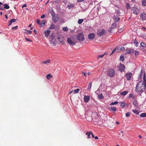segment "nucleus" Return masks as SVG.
I'll return each mask as SVG.
<instances>
[{
    "label": "nucleus",
    "instance_id": "nucleus-54",
    "mask_svg": "<svg viewBox=\"0 0 146 146\" xmlns=\"http://www.w3.org/2000/svg\"><path fill=\"white\" fill-rule=\"evenodd\" d=\"M121 51V49H120V47L118 48L117 50V52H120Z\"/></svg>",
    "mask_w": 146,
    "mask_h": 146
},
{
    "label": "nucleus",
    "instance_id": "nucleus-40",
    "mask_svg": "<svg viewBox=\"0 0 146 146\" xmlns=\"http://www.w3.org/2000/svg\"><path fill=\"white\" fill-rule=\"evenodd\" d=\"M126 8L128 9L130 8V6L129 4V3H127L126 5Z\"/></svg>",
    "mask_w": 146,
    "mask_h": 146
},
{
    "label": "nucleus",
    "instance_id": "nucleus-17",
    "mask_svg": "<svg viewBox=\"0 0 146 146\" xmlns=\"http://www.w3.org/2000/svg\"><path fill=\"white\" fill-rule=\"evenodd\" d=\"M126 51L127 52V54H128L133 53L134 52V51L132 49H127Z\"/></svg>",
    "mask_w": 146,
    "mask_h": 146
},
{
    "label": "nucleus",
    "instance_id": "nucleus-37",
    "mask_svg": "<svg viewBox=\"0 0 146 146\" xmlns=\"http://www.w3.org/2000/svg\"><path fill=\"white\" fill-rule=\"evenodd\" d=\"M83 21V20L82 19H79L78 21V23L79 24H81Z\"/></svg>",
    "mask_w": 146,
    "mask_h": 146
},
{
    "label": "nucleus",
    "instance_id": "nucleus-12",
    "mask_svg": "<svg viewBox=\"0 0 146 146\" xmlns=\"http://www.w3.org/2000/svg\"><path fill=\"white\" fill-rule=\"evenodd\" d=\"M90 99V96H85L84 97V101L85 102H88Z\"/></svg>",
    "mask_w": 146,
    "mask_h": 146
},
{
    "label": "nucleus",
    "instance_id": "nucleus-39",
    "mask_svg": "<svg viewBox=\"0 0 146 146\" xmlns=\"http://www.w3.org/2000/svg\"><path fill=\"white\" fill-rule=\"evenodd\" d=\"M120 60L121 61L123 62L124 60V56L121 55L120 57Z\"/></svg>",
    "mask_w": 146,
    "mask_h": 146
},
{
    "label": "nucleus",
    "instance_id": "nucleus-63",
    "mask_svg": "<svg viewBox=\"0 0 146 146\" xmlns=\"http://www.w3.org/2000/svg\"><path fill=\"white\" fill-rule=\"evenodd\" d=\"M5 17L6 18V19H8V17L7 15H5Z\"/></svg>",
    "mask_w": 146,
    "mask_h": 146
},
{
    "label": "nucleus",
    "instance_id": "nucleus-46",
    "mask_svg": "<svg viewBox=\"0 0 146 146\" xmlns=\"http://www.w3.org/2000/svg\"><path fill=\"white\" fill-rule=\"evenodd\" d=\"M118 102L117 101H115L114 102H112L110 104L111 105H114L117 104L118 103Z\"/></svg>",
    "mask_w": 146,
    "mask_h": 146
},
{
    "label": "nucleus",
    "instance_id": "nucleus-42",
    "mask_svg": "<svg viewBox=\"0 0 146 146\" xmlns=\"http://www.w3.org/2000/svg\"><path fill=\"white\" fill-rule=\"evenodd\" d=\"M139 54V52L138 51H135V56L136 57Z\"/></svg>",
    "mask_w": 146,
    "mask_h": 146
},
{
    "label": "nucleus",
    "instance_id": "nucleus-33",
    "mask_svg": "<svg viewBox=\"0 0 146 146\" xmlns=\"http://www.w3.org/2000/svg\"><path fill=\"white\" fill-rule=\"evenodd\" d=\"M132 111L136 115H138L139 114V112L138 111L136 110H132Z\"/></svg>",
    "mask_w": 146,
    "mask_h": 146
},
{
    "label": "nucleus",
    "instance_id": "nucleus-34",
    "mask_svg": "<svg viewBox=\"0 0 146 146\" xmlns=\"http://www.w3.org/2000/svg\"><path fill=\"white\" fill-rule=\"evenodd\" d=\"M111 109L113 111H116L117 110V108L114 107H111Z\"/></svg>",
    "mask_w": 146,
    "mask_h": 146
},
{
    "label": "nucleus",
    "instance_id": "nucleus-30",
    "mask_svg": "<svg viewBox=\"0 0 146 146\" xmlns=\"http://www.w3.org/2000/svg\"><path fill=\"white\" fill-rule=\"evenodd\" d=\"M50 62V60H48L46 61H44L43 62H41V63L42 64H46L47 63H49Z\"/></svg>",
    "mask_w": 146,
    "mask_h": 146
},
{
    "label": "nucleus",
    "instance_id": "nucleus-26",
    "mask_svg": "<svg viewBox=\"0 0 146 146\" xmlns=\"http://www.w3.org/2000/svg\"><path fill=\"white\" fill-rule=\"evenodd\" d=\"M52 76L50 74H48L46 76L48 80L50 79V78H52Z\"/></svg>",
    "mask_w": 146,
    "mask_h": 146
},
{
    "label": "nucleus",
    "instance_id": "nucleus-57",
    "mask_svg": "<svg viewBox=\"0 0 146 146\" xmlns=\"http://www.w3.org/2000/svg\"><path fill=\"white\" fill-rule=\"evenodd\" d=\"M82 73V74L84 76H86V77L87 76H86V73L85 72H83Z\"/></svg>",
    "mask_w": 146,
    "mask_h": 146
},
{
    "label": "nucleus",
    "instance_id": "nucleus-55",
    "mask_svg": "<svg viewBox=\"0 0 146 146\" xmlns=\"http://www.w3.org/2000/svg\"><path fill=\"white\" fill-rule=\"evenodd\" d=\"M120 49H121V50H123L125 49V48L123 46H121L120 47Z\"/></svg>",
    "mask_w": 146,
    "mask_h": 146
},
{
    "label": "nucleus",
    "instance_id": "nucleus-36",
    "mask_svg": "<svg viewBox=\"0 0 146 146\" xmlns=\"http://www.w3.org/2000/svg\"><path fill=\"white\" fill-rule=\"evenodd\" d=\"M32 31L30 30H27V31L25 32V33L27 35L31 34L32 33Z\"/></svg>",
    "mask_w": 146,
    "mask_h": 146
},
{
    "label": "nucleus",
    "instance_id": "nucleus-27",
    "mask_svg": "<svg viewBox=\"0 0 146 146\" xmlns=\"http://www.w3.org/2000/svg\"><path fill=\"white\" fill-rule=\"evenodd\" d=\"M133 104L135 106L137 107L138 106V104L136 100H134L133 102Z\"/></svg>",
    "mask_w": 146,
    "mask_h": 146
},
{
    "label": "nucleus",
    "instance_id": "nucleus-58",
    "mask_svg": "<svg viewBox=\"0 0 146 146\" xmlns=\"http://www.w3.org/2000/svg\"><path fill=\"white\" fill-rule=\"evenodd\" d=\"M45 16V15L44 14L42 15L41 16V17L40 18L42 19Z\"/></svg>",
    "mask_w": 146,
    "mask_h": 146
},
{
    "label": "nucleus",
    "instance_id": "nucleus-19",
    "mask_svg": "<svg viewBox=\"0 0 146 146\" xmlns=\"http://www.w3.org/2000/svg\"><path fill=\"white\" fill-rule=\"evenodd\" d=\"M17 21V20L14 19H11L9 21V25H10L13 22H15Z\"/></svg>",
    "mask_w": 146,
    "mask_h": 146
},
{
    "label": "nucleus",
    "instance_id": "nucleus-21",
    "mask_svg": "<svg viewBox=\"0 0 146 146\" xmlns=\"http://www.w3.org/2000/svg\"><path fill=\"white\" fill-rule=\"evenodd\" d=\"M56 26L53 24H52L49 27V29H55Z\"/></svg>",
    "mask_w": 146,
    "mask_h": 146
},
{
    "label": "nucleus",
    "instance_id": "nucleus-45",
    "mask_svg": "<svg viewBox=\"0 0 146 146\" xmlns=\"http://www.w3.org/2000/svg\"><path fill=\"white\" fill-rule=\"evenodd\" d=\"M92 83L91 82H90L89 84H88V90H90V89L91 88V87H92Z\"/></svg>",
    "mask_w": 146,
    "mask_h": 146
},
{
    "label": "nucleus",
    "instance_id": "nucleus-31",
    "mask_svg": "<svg viewBox=\"0 0 146 146\" xmlns=\"http://www.w3.org/2000/svg\"><path fill=\"white\" fill-rule=\"evenodd\" d=\"M4 8L6 9H8L9 8V6L6 4H5L4 5Z\"/></svg>",
    "mask_w": 146,
    "mask_h": 146
},
{
    "label": "nucleus",
    "instance_id": "nucleus-62",
    "mask_svg": "<svg viewBox=\"0 0 146 146\" xmlns=\"http://www.w3.org/2000/svg\"><path fill=\"white\" fill-rule=\"evenodd\" d=\"M100 89L99 88H98V89L97 90V91H96V94H97V92L98 91H100Z\"/></svg>",
    "mask_w": 146,
    "mask_h": 146
},
{
    "label": "nucleus",
    "instance_id": "nucleus-51",
    "mask_svg": "<svg viewBox=\"0 0 146 146\" xmlns=\"http://www.w3.org/2000/svg\"><path fill=\"white\" fill-rule=\"evenodd\" d=\"M25 40L28 41L32 42V40H30L29 38H27L26 36H25Z\"/></svg>",
    "mask_w": 146,
    "mask_h": 146
},
{
    "label": "nucleus",
    "instance_id": "nucleus-59",
    "mask_svg": "<svg viewBox=\"0 0 146 146\" xmlns=\"http://www.w3.org/2000/svg\"><path fill=\"white\" fill-rule=\"evenodd\" d=\"M73 92V90H69V94H71V93H72Z\"/></svg>",
    "mask_w": 146,
    "mask_h": 146
},
{
    "label": "nucleus",
    "instance_id": "nucleus-18",
    "mask_svg": "<svg viewBox=\"0 0 146 146\" xmlns=\"http://www.w3.org/2000/svg\"><path fill=\"white\" fill-rule=\"evenodd\" d=\"M117 26V24L116 23H113V24H112V25H111V27H110V29H113L114 28H116Z\"/></svg>",
    "mask_w": 146,
    "mask_h": 146
},
{
    "label": "nucleus",
    "instance_id": "nucleus-56",
    "mask_svg": "<svg viewBox=\"0 0 146 146\" xmlns=\"http://www.w3.org/2000/svg\"><path fill=\"white\" fill-rule=\"evenodd\" d=\"M130 114L129 112H127L126 113V117H129L130 116Z\"/></svg>",
    "mask_w": 146,
    "mask_h": 146
},
{
    "label": "nucleus",
    "instance_id": "nucleus-7",
    "mask_svg": "<svg viewBox=\"0 0 146 146\" xmlns=\"http://www.w3.org/2000/svg\"><path fill=\"white\" fill-rule=\"evenodd\" d=\"M64 37L62 35H59L58 36L57 39L60 42L62 43L64 41Z\"/></svg>",
    "mask_w": 146,
    "mask_h": 146
},
{
    "label": "nucleus",
    "instance_id": "nucleus-22",
    "mask_svg": "<svg viewBox=\"0 0 146 146\" xmlns=\"http://www.w3.org/2000/svg\"><path fill=\"white\" fill-rule=\"evenodd\" d=\"M143 81L142 83H143L144 84H145V83H146V76L145 74H144L143 76Z\"/></svg>",
    "mask_w": 146,
    "mask_h": 146
},
{
    "label": "nucleus",
    "instance_id": "nucleus-16",
    "mask_svg": "<svg viewBox=\"0 0 146 146\" xmlns=\"http://www.w3.org/2000/svg\"><path fill=\"white\" fill-rule=\"evenodd\" d=\"M59 20V18L57 17H53V21L54 23L57 22Z\"/></svg>",
    "mask_w": 146,
    "mask_h": 146
},
{
    "label": "nucleus",
    "instance_id": "nucleus-61",
    "mask_svg": "<svg viewBox=\"0 0 146 146\" xmlns=\"http://www.w3.org/2000/svg\"><path fill=\"white\" fill-rule=\"evenodd\" d=\"M27 6V5L26 4H24L22 6V7L23 8L24 7H26Z\"/></svg>",
    "mask_w": 146,
    "mask_h": 146
},
{
    "label": "nucleus",
    "instance_id": "nucleus-20",
    "mask_svg": "<svg viewBox=\"0 0 146 146\" xmlns=\"http://www.w3.org/2000/svg\"><path fill=\"white\" fill-rule=\"evenodd\" d=\"M141 48L144 49L146 47V44L143 42H141Z\"/></svg>",
    "mask_w": 146,
    "mask_h": 146
},
{
    "label": "nucleus",
    "instance_id": "nucleus-43",
    "mask_svg": "<svg viewBox=\"0 0 146 146\" xmlns=\"http://www.w3.org/2000/svg\"><path fill=\"white\" fill-rule=\"evenodd\" d=\"M116 48H114L112 50V52L111 53V54H110V56L112 55L113 54L114 52H115V51H116Z\"/></svg>",
    "mask_w": 146,
    "mask_h": 146
},
{
    "label": "nucleus",
    "instance_id": "nucleus-3",
    "mask_svg": "<svg viewBox=\"0 0 146 146\" xmlns=\"http://www.w3.org/2000/svg\"><path fill=\"white\" fill-rule=\"evenodd\" d=\"M107 75L110 77H113L115 75V72L113 69H111L107 72Z\"/></svg>",
    "mask_w": 146,
    "mask_h": 146
},
{
    "label": "nucleus",
    "instance_id": "nucleus-9",
    "mask_svg": "<svg viewBox=\"0 0 146 146\" xmlns=\"http://www.w3.org/2000/svg\"><path fill=\"white\" fill-rule=\"evenodd\" d=\"M132 75L131 73H126L125 75V76L127 80H130Z\"/></svg>",
    "mask_w": 146,
    "mask_h": 146
},
{
    "label": "nucleus",
    "instance_id": "nucleus-28",
    "mask_svg": "<svg viewBox=\"0 0 146 146\" xmlns=\"http://www.w3.org/2000/svg\"><path fill=\"white\" fill-rule=\"evenodd\" d=\"M92 133L91 132H87L86 133V135H88V138H90V135Z\"/></svg>",
    "mask_w": 146,
    "mask_h": 146
},
{
    "label": "nucleus",
    "instance_id": "nucleus-8",
    "mask_svg": "<svg viewBox=\"0 0 146 146\" xmlns=\"http://www.w3.org/2000/svg\"><path fill=\"white\" fill-rule=\"evenodd\" d=\"M140 18L142 20H146V14L144 12L140 14Z\"/></svg>",
    "mask_w": 146,
    "mask_h": 146
},
{
    "label": "nucleus",
    "instance_id": "nucleus-48",
    "mask_svg": "<svg viewBox=\"0 0 146 146\" xmlns=\"http://www.w3.org/2000/svg\"><path fill=\"white\" fill-rule=\"evenodd\" d=\"M105 54V53H104V54H102V55H99L98 56V59L99 58H102L104 56Z\"/></svg>",
    "mask_w": 146,
    "mask_h": 146
},
{
    "label": "nucleus",
    "instance_id": "nucleus-44",
    "mask_svg": "<svg viewBox=\"0 0 146 146\" xmlns=\"http://www.w3.org/2000/svg\"><path fill=\"white\" fill-rule=\"evenodd\" d=\"M80 91V89L79 88H77L76 90H75L74 91V94H77L78 93L79 91Z\"/></svg>",
    "mask_w": 146,
    "mask_h": 146
},
{
    "label": "nucleus",
    "instance_id": "nucleus-14",
    "mask_svg": "<svg viewBox=\"0 0 146 146\" xmlns=\"http://www.w3.org/2000/svg\"><path fill=\"white\" fill-rule=\"evenodd\" d=\"M74 5L72 3L68 4L67 5V7L69 9H70L72 8H74Z\"/></svg>",
    "mask_w": 146,
    "mask_h": 146
},
{
    "label": "nucleus",
    "instance_id": "nucleus-4",
    "mask_svg": "<svg viewBox=\"0 0 146 146\" xmlns=\"http://www.w3.org/2000/svg\"><path fill=\"white\" fill-rule=\"evenodd\" d=\"M77 40L79 41H83L84 40V35L82 33H80L77 36Z\"/></svg>",
    "mask_w": 146,
    "mask_h": 146
},
{
    "label": "nucleus",
    "instance_id": "nucleus-32",
    "mask_svg": "<svg viewBox=\"0 0 146 146\" xmlns=\"http://www.w3.org/2000/svg\"><path fill=\"white\" fill-rule=\"evenodd\" d=\"M120 106L123 108L125 106V104L124 102H122L121 103Z\"/></svg>",
    "mask_w": 146,
    "mask_h": 146
},
{
    "label": "nucleus",
    "instance_id": "nucleus-13",
    "mask_svg": "<svg viewBox=\"0 0 146 146\" xmlns=\"http://www.w3.org/2000/svg\"><path fill=\"white\" fill-rule=\"evenodd\" d=\"M51 31L49 30H47L45 31L44 33L45 34V36L46 37H48Z\"/></svg>",
    "mask_w": 146,
    "mask_h": 146
},
{
    "label": "nucleus",
    "instance_id": "nucleus-23",
    "mask_svg": "<svg viewBox=\"0 0 146 146\" xmlns=\"http://www.w3.org/2000/svg\"><path fill=\"white\" fill-rule=\"evenodd\" d=\"M45 21L44 20H43L42 21L40 24V25L41 27L43 26L44 25H45Z\"/></svg>",
    "mask_w": 146,
    "mask_h": 146
},
{
    "label": "nucleus",
    "instance_id": "nucleus-41",
    "mask_svg": "<svg viewBox=\"0 0 146 146\" xmlns=\"http://www.w3.org/2000/svg\"><path fill=\"white\" fill-rule=\"evenodd\" d=\"M134 43L136 46H138V43L136 40V39H135L134 40Z\"/></svg>",
    "mask_w": 146,
    "mask_h": 146
},
{
    "label": "nucleus",
    "instance_id": "nucleus-24",
    "mask_svg": "<svg viewBox=\"0 0 146 146\" xmlns=\"http://www.w3.org/2000/svg\"><path fill=\"white\" fill-rule=\"evenodd\" d=\"M127 93L128 92L127 91H125L121 92L120 94L122 96H125L127 94Z\"/></svg>",
    "mask_w": 146,
    "mask_h": 146
},
{
    "label": "nucleus",
    "instance_id": "nucleus-29",
    "mask_svg": "<svg viewBox=\"0 0 146 146\" xmlns=\"http://www.w3.org/2000/svg\"><path fill=\"white\" fill-rule=\"evenodd\" d=\"M140 116L141 117H146V113H141L140 115Z\"/></svg>",
    "mask_w": 146,
    "mask_h": 146
},
{
    "label": "nucleus",
    "instance_id": "nucleus-64",
    "mask_svg": "<svg viewBox=\"0 0 146 146\" xmlns=\"http://www.w3.org/2000/svg\"><path fill=\"white\" fill-rule=\"evenodd\" d=\"M91 134L92 135V137L93 138H94V135H93V134L92 133H91Z\"/></svg>",
    "mask_w": 146,
    "mask_h": 146
},
{
    "label": "nucleus",
    "instance_id": "nucleus-11",
    "mask_svg": "<svg viewBox=\"0 0 146 146\" xmlns=\"http://www.w3.org/2000/svg\"><path fill=\"white\" fill-rule=\"evenodd\" d=\"M95 35L94 33H90L88 35V38L90 40L93 39L95 38Z\"/></svg>",
    "mask_w": 146,
    "mask_h": 146
},
{
    "label": "nucleus",
    "instance_id": "nucleus-35",
    "mask_svg": "<svg viewBox=\"0 0 146 146\" xmlns=\"http://www.w3.org/2000/svg\"><path fill=\"white\" fill-rule=\"evenodd\" d=\"M50 38H51V39H52V41L53 42L52 43V44H53V46H54V44H55V40H54V39H53V37L51 35V36H50Z\"/></svg>",
    "mask_w": 146,
    "mask_h": 146
},
{
    "label": "nucleus",
    "instance_id": "nucleus-52",
    "mask_svg": "<svg viewBox=\"0 0 146 146\" xmlns=\"http://www.w3.org/2000/svg\"><path fill=\"white\" fill-rule=\"evenodd\" d=\"M36 21V23H37L38 24L40 25V21L38 19H37Z\"/></svg>",
    "mask_w": 146,
    "mask_h": 146
},
{
    "label": "nucleus",
    "instance_id": "nucleus-47",
    "mask_svg": "<svg viewBox=\"0 0 146 146\" xmlns=\"http://www.w3.org/2000/svg\"><path fill=\"white\" fill-rule=\"evenodd\" d=\"M143 76V71L142 70H141V72L140 73V74L139 76V78H141V77H142Z\"/></svg>",
    "mask_w": 146,
    "mask_h": 146
},
{
    "label": "nucleus",
    "instance_id": "nucleus-15",
    "mask_svg": "<svg viewBox=\"0 0 146 146\" xmlns=\"http://www.w3.org/2000/svg\"><path fill=\"white\" fill-rule=\"evenodd\" d=\"M113 19H114V21L115 22L119 21L120 20V18L117 17L115 15L114 16Z\"/></svg>",
    "mask_w": 146,
    "mask_h": 146
},
{
    "label": "nucleus",
    "instance_id": "nucleus-2",
    "mask_svg": "<svg viewBox=\"0 0 146 146\" xmlns=\"http://www.w3.org/2000/svg\"><path fill=\"white\" fill-rule=\"evenodd\" d=\"M67 41L69 44L71 46H74L76 44L77 42V40L72 37L71 38H67Z\"/></svg>",
    "mask_w": 146,
    "mask_h": 146
},
{
    "label": "nucleus",
    "instance_id": "nucleus-38",
    "mask_svg": "<svg viewBox=\"0 0 146 146\" xmlns=\"http://www.w3.org/2000/svg\"><path fill=\"white\" fill-rule=\"evenodd\" d=\"M142 5L146 6V1L143 0L142 2Z\"/></svg>",
    "mask_w": 146,
    "mask_h": 146
},
{
    "label": "nucleus",
    "instance_id": "nucleus-49",
    "mask_svg": "<svg viewBox=\"0 0 146 146\" xmlns=\"http://www.w3.org/2000/svg\"><path fill=\"white\" fill-rule=\"evenodd\" d=\"M68 29V28L67 27H64L63 28V30L64 31H67Z\"/></svg>",
    "mask_w": 146,
    "mask_h": 146
},
{
    "label": "nucleus",
    "instance_id": "nucleus-50",
    "mask_svg": "<svg viewBox=\"0 0 146 146\" xmlns=\"http://www.w3.org/2000/svg\"><path fill=\"white\" fill-rule=\"evenodd\" d=\"M18 28V26H16L15 27H13L12 28V30H16Z\"/></svg>",
    "mask_w": 146,
    "mask_h": 146
},
{
    "label": "nucleus",
    "instance_id": "nucleus-53",
    "mask_svg": "<svg viewBox=\"0 0 146 146\" xmlns=\"http://www.w3.org/2000/svg\"><path fill=\"white\" fill-rule=\"evenodd\" d=\"M142 37L144 39H146V34L143 35L142 36Z\"/></svg>",
    "mask_w": 146,
    "mask_h": 146
},
{
    "label": "nucleus",
    "instance_id": "nucleus-60",
    "mask_svg": "<svg viewBox=\"0 0 146 146\" xmlns=\"http://www.w3.org/2000/svg\"><path fill=\"white\" fill-rule=\"evenodd\" d=\"M0 10H4V9L3 7H0Z\"/></svg>",
    "mask_w": 146,
    "mask_h": 146
},
{
    "label": "nucleus",
    "instance_id": "nucleus-10",
    "mask_svg": "<svg viewBox=\"0 0 146 146\" xmlns=\"http://www.w3.org/2000/svg\"><path fill=\"white\" fill-rule=\"evenodd\" d=\"M125 68V66L124 65L121 63L120 64V66H119V71L121 72H122L124 71Z\"/></svg>",
    "mask_w": 146,
    "mask_h": 146
},
{
    "label": "nucleus",
    "instance_id": "nucleus-5",
    "mask_svg": "<svg viewBox=\"0 0 146 146\" xmlns=\"http://www.w3.org/2000/svg\"><path fill=\"white\" fill-rule=\"evenodd\" d=\"M131 12L134 14L137 15L139 12V9L136 7H133L131 10Z\"/></svg>",
    "mask_w": 146,
    "mask_h": 146
},
{
    "label": "nucleus",
    "instance_id": "nucleus-6",
    "mask_svg": "<svg viewBox=\"0 0 146 146\" xmlns=\"http://www.w3.org/2000/svg\"><path fill=\"white\" fill-rule=\"evenodd\" d=\"M106 33V31L104 29L102 30L100 32H98L97 34L99 36H101L104 35Z\"/></svg>",
    "mask_w": 146,
    "mask_h": 146
},
{
    "label": "nucleus",
    "instance_id": "nucleus-1",
    "mask_svg": "<svg viewBox=\"0 0 146 146\" xmlns=\"http://www.w3.org/2000/svg\"><path fill=\"white\" fill-rule=\"evenodd\" d=\"M146 89V83L144 84L142 81L139 82L136 85L135 91L136 92H140Z\"/></svg>",
    "mask_w": 146,
    "mask_h": 146
},
{
    "label": "nucleus",
    "instance_id": "nucleus-25",
    "mask_svg": "<svg viewBox=\"0 0 146 146\" xmlns=\"http://www.w3.org/2000/svg\"><path fill=\"white\" fill-rule=\"evenodd\" d=\"M98 97L99 99H103L104 98V96H103L102 94H98Z\"/></svg>",
    "mask_w": 146,
    "mask_h": 146
}]
</instances>
